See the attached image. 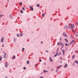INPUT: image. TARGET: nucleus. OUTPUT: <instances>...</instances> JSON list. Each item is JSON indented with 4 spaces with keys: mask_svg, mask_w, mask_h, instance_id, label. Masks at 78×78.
Segmentation results:
<instances>
[{
    "mask_svg": "<svg viewBox=\"0 0 78 78\" xmlns=\"http://www.w3.org/2000/svg\"><path fill=\"white\" fill-rule=\"evenodd\" d=\"M23 35V34H22L21 33V34H20V36H22Z\"/></svg>",
    "mask_w": 78,
    "mask_h": 78,
    "instance_id": "nucleus-22",
    "label": "nucleus"
},
{
    "mask_svg": "<svg viewBox=\"0 0 78 78\" xmlns=\"http://www.w3.org/2000/svg\"><path fill=\"white\" fill-rule=\"evenodd\" d=\"M73 66H75V63H73Z\"/></svg>",
    "mask_w": 78,
    "mask_h": 78,
    "instance_id": "nucleus-31",
    "label": "nucleus"
},
{
    "mask_svg": "<svg viewBox=\"0 0 78 78\" xmlns=\"http://www.w3.org/2000/svg\"><path fill=\"white\" fill-rule=\"evenodd\" d=\"M29 63H30V62L29 61H27V64H29Z\"/></svg>",
    "mask_w": 78,
    "mask_h": 78,
    "instance_id": "nucleus-11",
    "label": "nucleus"
},
{
    "mask_svg": "<svg viewBox=\"0 0 78 78\" xmlns=\"http://www.w3.org/2000/svg\"><path fill=\"white\" fill-rule=\"evenodd\" d=\"M19 4L20 5H22V3L20 2V3H19Z\"/></svg>",
    "mask_w": 78,
    "mask_h": 78,
    "instance_id": "nucleus-21",
    "label": "nucleus"
},
{
    "mask_svg": "<svg viewBox=\"0 0 78 78\" xmlns=\"http://www.w3.org/2000/svg\"><path fill=\"white\" fill-rule=\"evenodd\" d=\"M70 25L71 26L70 28L71 29H72V31L74 33H75V32H76V30H73V28H74L75 27V26L74 25V24H70Z\"/></svg>",
    "mask_w": 78,
    "mask_h": 78,
    "instance_id": "nucleus-1",
    "label": "nucleus"
},
{
    "mask_svg": "<svg viewBox=\"0 0 78 78\" xmlns=\"http://www.w3.org/2000/svg\"><path fill=\"white\" fill-rule=\"evenodd\" d=\"M49 59H50L51 62H52V61H53V60H52L51 59V58L50 57Z\"/></svg>",
    "mask_w": 78,
    "mask_h": 78,
    "instance_id": "nucleus-15",
    "label": "nucleus"
},
{
    "mask_svg": "<svg viewBox=\"0 0 78 78\" xmlns=\"http://www.w3.org/2000/svg\"><path fill=\"white\" fill-rule=\"evenodd\" d=\"M29 8L30 9H31L32 11H33V8L32 6H30Z\"/></svg>",
    "mask_w": 78,
    "mask_h": 78,
    "instance_id": "nucleus-4",
    "label": "nucleus"
},
{
    "mask_svg": "<svg viewBox=\"0 0 78 78\" xmlns=\"http://www.w3.org/2000/svg\"><path fill=\"white\" fill-rule=\"evenodd\" d=\"M61 39H62L61 37H60V41H61Z\"/></svg>",
    "mask_w": 78,
    "mask_h": 78,
    "instance_id": "nucleus-36",
    "label": "nucleus"
},
{
    "mask_svg": "<svg viewBox=\"0 0 78 78\" xmlns=\"http://www.w3.org/2000/svg\"><path fill=\"white\" fill-rule=\"evenodd\" d=\"M41 44H43V42L41 41Z\"/></svg>",
    "mask_w": 78,
    "mask_h": 78,
    "instance_id": "nucleus-37",
    "label": "nucleus"
},
{
    "mask_svg": "<svg viewBox=\"0 0 78 78\" xmlns=\"http://www.w3.org/2000/svg\"><path fill=\"white\" fill-rule=\"evenodd\" d=\"M44 73L45 72H46V71H45V70H44Z\"/></svg>",
    "mask_w": 78,
    "mask_h": 78,
    "instance_id": "nucleus-44",
    "label": "nucleus"
},
{
    "mask_svg": "<svg viewBox=\"0 0 78 78\" xmlns=\"http://www.w3.org/2000/svg\"><path fill=\"white\" fill-rule=\"evenodd\" d=\"M58 69H57V70L56 71V73H57V72H58Z\"/></svg>",
    "mask_w": 78,
    "mask_h": 78,
    "instance_id": "nucleus-32",
    "label": "nucleus"
},
{
    "mask_svg": "<svg viewBox=\"0 0 78 78\" xmlns=\"http://www.w3.org/2000/svg\"><path fill=\"white\" fill-rule=\"evenodd\" d=\"M40 78H44V77H43V76H41L40 77Z\"/></svg>",
    "mask_w": 78,
    "mask_h": 78,
    "instance_id": "nucleus-34",
    "label": "nucleus"
},
{
    "mask_svg": "<svg viewBox=\"0 0 78 78\" xmlns=\"http://www.w3.org/2000/svg\"><path fill=\"white\" fill-rule=\"evenodd\" d=\"M20 12L22 13H23V11H22V10H20Z\"/></svg>",
    "mask_w": 78,
    "mask_h": 78,
    "instance_id": "nucleus-23",
    "label": "nucleus"
},
{
    "mask_svg": "<svg viewBox=\"0 0 78 78\" xmlns=\"http://www.w3.org/2000/svg\"><path fill=\"white\" fill-rule=\"evenodd\" d=\"M46 52H48V51H46Z\"/></svg>",
    "mask_w": 78,
    "mask_h": 78,
    "instance_id": "nucleus-39",
    "label": "nucleus"
},
{
    "mask_svg": "<svg viewBox=\"0 0 78 78\" xmlns=\"http://www.w3.org/2000/svg\"><path fill=\"white\" fill-rule=\"evenodd\" d=\"M68 28H69V27H68Z\"/></svg>",
    "mask_w": 78,
    "mask_h": 78,
    "instance_id": "nucleus-52",
    "label": "nucleus"
},
{
    "mask_svg": "<svg viewBox=\"0 0 78 78\" xmlns=\"http://www.w3.org/2000/svg\"><path fill=\"white\" fill-rule=\"evenodd\" d=\"M62 59V58L60 57V59Z\"/></svg>",
    "mask_w": 78,
    "mask_h": 78,
    "instance_id": "nucleus-48",
    "label": "nucleus"
},
{
    "mask_svg": "<svg viewBox=\"0 0 78 78\" xmlns=\"http://www.w3.org/2000/svg\"><path fill=\"white\" fill-rule=\"evenodd\" d=\"M16 35H17V37H19V34H17Z\"/></svg>",
    "mask_w": 78,
    "mask_h": 78,
    "instance_id": "nucleus-24",
    "label": "nucleus"
},
{
    "mask_svg": "<svg viewBox=\"0 0 78 78\" xmlns=\"http://www.w3.org/2000/svg\"><path fill=\"white\" fill-rule=\"evenodd\" d=\"M10 17H11V19H12V17L11 16H10Z\"/></svg>",
    "mask_w": 78,
    "mask_h": 78,
    "instance_id": "nucleus-42",
    "label": "nucleus"
},
{
    "mask_svg": "<svg viewBox=\"0 0 78 78\" xmlns=\"http://www.w3.org/2000/svg\"><path fill=\"white\" fill-rule=\"evenodd\" d=\"M65 45L66 46H67L68 45V44H67V43H66L65 44Z\"/></svg>",
    "mask_w": 78,
    "mask_h": 78,
    "instance_id": "nucleus-28",
    "label": "nucleus"
},
{
    "mask_svg": "<svg viewBox=\"0 0 78 78\" xmlns=\"http://www.w3.org/2000/svg\"><path fill=\"white\" fill-rule=\"evenodd\" d=\"M3 40H4V39L3 38H2L1 40V42H3Z\"/></svg>",
    "mask_w": 78,
    "mask_h": 78,
    "instance_id": "nucleus-7",
    "label": "nucleus"
},
{
    "mask_svg": "<svg viewBox=\"0 0 78 78\" xmlns=\"http://www.w3.org/2000/svg\"><path fill=\"white\" fill-rule=\"evenodd\" d=\"M2 57L1 56H0V61H2Z\"/></svg>",
    "mask_w": 78,
    "mask_h": 78,
    "instance_id": "nucleus-19",
    "label": "nucleus"
},
{
    "mask_svg": "<svg viewBox=\"0 0 78 78\" xmlns=\"http://www.w3.org/2000/svg\"><path fill=\"white\" fill-rule=\"evenodd\" d=\"M6 54H5L4 55V58H6Z\"/></svg>",
    "mask_w": 78,
    "mask_h": 78,
    "instance_id": "nucleus-14",
    "label": "nucleus"
},
{
    "mask_svg": "<svg viewBox=\"0 0 78 78\" xmlns=\"http://www.w3.org/2000/svg\"><path fill=\"white\" fill-rule=\"evenodd\" d=\"M37 66V64H36L35 65V66Z\"/></svg>",
    "mask_w": 78,
    "mask_h": 78,
    "instance_id": "nucleus-46",
    "label": "nucleus"
},
{
    "mask_svg": "<svg viewBox=\"0 0 78 78\" xmlns=\"http://www.w3.org/2000/svg\"><path fill=\"white\" fill-rule=\"evenodd\" d=\"M74 43V40H73V41L71 42V44H72V43Z\"/></svg>",
    "mask_w": 78,
    "mask_h": 78,
    "instance_id": "nucleus-12",
    "label": "nucleus"
},
{
    "mask_svg": "<svg viewBox=\"0 0 78 78\" xmlns=\"http://www.w3.org/2000/svg\"><path fill=\"white\" fill-rule=\"evenodd\" d=\"M8 65H9L8 63H6L5 65V67H7L8 66Z\"/></svg>",
    "mask_w": 78,
    "mask_h": 78,
    "instance_id": "nucleus-3",
    "label": "nucleus"
},
{
    "mask_svg": "<svg viewBox=\"0 0 78 78\" xmlns=\"http://www.w3.org/2000/svg\"><path fill=\"white\" fill-rule=\"evenodd\" d=\"M39 61H40V62H41V61H42V60L40 59V60H39Z\"/></svg>",
    "mask_w": 78,
    "mask_h": 78,
    "instance_id": "nucleus-35",
    "label": "nucleus"
},
{
    "mask_svg": "<svg viewBox=\"0 0 78 78\" xmlns=\"http://www.w3.org/2000/svg\"><path fill=\"white\" fill-rule=\"evenodd\" d=\"M67 67V64H66V65L64 66V68H66Z\"/></svg>",
    "mask_w": 78,
    "mask_h": 78,
    "instance_id": "nucleus-5",
    "label": "nucleus"
},
{
    "mask_svg": "<svg viewBox=\"0 0 78 78\" xmlns=\"http://www.w3.org/2000/svg\"><path fill=\"white\" fill-rule=\"evenodd\" d=\"M36 6H37V7H39L40 6V5L37 4L36 5Z\"/></svg>",
    "mask_w": 78,
    "mask_h": 78,
    "instance_id": "nucleus-8",
    "label": "nucleus"
},
{
    "mask_svg": "<svg viewBox=\"0 0 78 78\" xmlns=\"http://www.w3.org/2000/svg\"><path fill=\"white\" fill-rule=\"evenodd\" d=\"M2 17V15H1L0 16V17Z\"/></svg>",
    "mask_w": 78,
    "mask_h": 78,
    "instance_id": "nucleus-29",
    "label": "nucleus"
},
{
    "mask_svg": "<svg viewBox=\"0 0 78 78\" xmlns=\"http://www.w3.org/2000/svg\"><path fill=\"white\" fill-rule=\"evenodd\" d=\"M42 16L43 17H44V16H45V13H44L42 14Z\"/></svg>",
    "mask_w": 78,
    "mask_h": 78,
    "instance_id": "nucleus-16",
    "label": "nucleus"
},
{
    "mask_svg": "<svg viewBox=\"0 0 78 78\" xmlns=\"http://www.w3.org/2000/svg\"><path fill=\"white\" fill-rule=\"evenodd\" d=\"M2 47H4V44H2Z\"/></svg>",
    "mask_w": 78,
    "mask_h": 78,
    "instance_id": "nucleus-38",
    "label": "nucleus"
},
{
    "mask_svg": "<svg viewBox=\"0 0 78 78\" xmlns=\"http://www.w3.org/2000/svg\"><path fill=\"white\" fill-rule=\"evenodd\" d=\"M65 40L66 41V42H68V41H67V39L66 38L65 39Z\"/></svg>",
    "mask_w": 78,
    "mask_h": 78,
    "instance_id": "nucleus-13",
    "label": "nucleus"
},
{
    "mask_svg": "<svg viewBox=\"0 0 78 78\" xmlns=\"http://www.w3.org/2000/svg\"><path fill=\"white\" fill-rule=\"evenodd\" d=\"M75 58V55H73L72 58L73 59V58Z\"/></svg>",
    "mask_w": 78,
    "mask_h": 78,
    "instance_id": "nucleus-17",
    "label": "nucleus"
},
{
    "mask_svg": "<svg viewBox=\"0 0 78 78\" xmlns=\"http://www.w3.org/2000/svg\"><path fill=\"white\" fill-rule=\"evenodd\" d=\"M62 51L63 52V55L64 56V54L65 53V52L64 51V50H62Z\"/></svg>",
    "mask_w": 78,
    "mask_h": 78,
    "instance_id": "nucleus-6",
    "label": "nucleus"
},
{
    "mask_svg": "<svg viewBox=\"0 0 78 78\" xmlns=\"http://www.w3.org/2000/svg\"><path fill=\"white\" fill-rule=\"evenodd\" d=\"M77 51H76L75 52V53H76V52H77Z\"/></svg>",
    "mask_w": 78,
    "mask_h": 78,
    "instance_id": "nucleus-40",
    "label": "nucleus"
},
{
    "mask_svg": "<svg viewBox=\"0 0 78 78\" xmlns=\"http://www.w3.org/2000/svg\"><path fill=\"white\" fill-rule=\"evenodd\" d=\"M53 69H51V70H52V71H53Z\"/></svg>",
    "mask_w": 78,
    "mask_h": 78,
    "instance_id": "nucleus-49",
    "label": "nucleus"
},
{
    "mask_svg": "<svg viewBox=\"0 0 78 78\" xmlns=\"http://www.w3.org/2000/svg\"><path fill=\"white\" fill-rule=\"evenodd\" d=\"M22 50H25V48H23Z\"/></svg>",
    "mask_w": 78,
    "mask_h": 78,
    "instance_id": "nucleus-43",
    "label": "nucleus"
},
{
    "mask_svg": "<svg viewBox=\"0 0 78 78\" xmlns=\"http://www.w3.org/2000/svg\"><path fill=\"white\" fill-rule=\"evenodd\" d=\"M74 62H75V63H76V64H78V62L77 60H75Z\"/></svg>",
    "mask_w": 78,
    "mask_h": 78,
    "instance_id": "nucleus-9",
    "label": "nucleus"
},
{
    "mask_svg": "<svg viewBox=\"0 0 78 78\" xmlns=\"http://www.w3.org/2000/svg\"><path fill=\"white\" fill-rule=\"evenodd\" d=\"M22 9H23V10H24V11H25V8L24 7H22Z\"/></svg>",
    "mask_w": 78,
    "mask_h": 78,
    "instance_id": "nucleus-25",
    "label": "nucleus"
},
{
    "mask_svg": "<svg viewBox=\"0 0 78 78\" xmlns=\"http://www.w3.org/2000/svg\"><path fill=\"white\" fill-rule=\"evenodd\" d=\"M3 53H5V52H3Z\"/></svg>",
    "mask_w": 78,
    "mask_h": 78,
    "instance_id": "nucleus-50",
    "label": "nucleus"
},
{
    "mask_svg": "<svg viewBox=\"0 0 78 78\" xmlns=\"http://www.w3.org/2000/svg\"><path fill=\"white\" fill-rule=\"evenodd\" d=\"M23 69H24V70H25V69H26V67H25L23 68Z\"/></svg>",
    "mask_w": 78,
    "mask_h": 78,
    "instance_id": "nucleus-27",
    "label": "nucleus"
},
{
    "mask_svg": "<svg viewBox=\"0 0 78 78\" xmlns=\"http://www.w3.org/2000/svg\"><path fill=\"white\" fill-rule=\"evenodd\" d=\"M63 47H64V45H62V47L61 48H63Z\"/></svg>",
    "mask_w": 78,
    "mask_h": 78,
    "instance_id": "nucleus-33",
    "label": "nucleus"
},
{
    "mask_svg": "<svg viewBox=\"0 0 78 78\" xmlns=\"http://www.w3.org/2000/svg\"><path fill=\"white\" fill-rule=\"evenodd\" d=\"M63 35L64 36H66V37H67V35H66V33H63Z\"/></svg>",
    "mask_w": 78,
    "mask_h": 78,
    "instance_id": "nucleus-2",
    "label": "nucleus"
},
{
    "mask_svg": "<svg viewBox=\"0 0 78 78\" xmlns=\"http://www.w3.org/2000/svg\"><path fill=\"white\" fill-rule=\"evenodd\" d=\"M58 55V54L57 53L56 55H54V57H56V56Z\"/></svg>",
    "mask_w": 78,
    "mask_h": 78,
    "instance_id": "nucleus-20",
    "label": "nucleus"
},
{
    "mask_svg": "<svg viewBox=\"0 0 78 78\" xmlns=\"http://www.w3.org/2000/svg\"><path fill=\"white\" fill-rule=\"evenodd\" d=\"M44 65H46V64H45V63H44Z\"/></svg>",
    "mask_w": 78,
    "mask_h": 78,
    "instance_id": "nucleus-47",
    "label": "nucleus"
},
{
    "mask_svg": "<svg viewBox=\"0 0 78 78\" xmlns=\"http://www.w3.org/2000/svg\"><path fill=\"white\" fill-rule=\"evenodd\" d=\"M16 58V57H15V56H13L12 57V59H15Z\"/></svg>",
    "mask_w": 78,
    "mask_h": 78,
    "instance_id": "nucleus-10",
    "label": "nucleus"
},
{
    "mask_svg": "<svg viewBox=\"0 0 78 78\" xmlns=\"http://www.w3.org/2000/svg\"><path fill=\"white\" fill-rule=\"evenodd\" d=\"M60 44L61 45H64L62 44V43L61 42H60Z\"/></svg>",
    "mask_w": 78,
    "mask_h": 78,
    "instance_id": "nucleus-18",
    "label": "nucleus"
},
{
    "mask_svg": "<svg viewBox=\"0 0 78 78\" xmlns=\"http://www.w3.org/2000/svg\"><path fill=\"white\" fill-rule=\"evenodd\" d=\"M5 78H8V77L7 76H5Z\"/></svg>",
    "mask_w": 78,
    "mask_h": 78,
    "instance_id": "nucleus-45",
    "label": "nucleus"
},
{
    "mask_svg": "<svg viewBox=\"0 0 78 78\" xmlns=\"http://www.w3.org/2000/svg\"><path fill=\"white\" fill-rule=\"evenodd\" d=\"M62 66V65H61L60 66L59 68H61V67Z\"/></svg>",
    "mask_w": 78,
    "mask_h": 78,
    "instance_id": "nucleus-41",
    "label": "nucleus"
},
{
    "mask_svg": "<svg viewBox=\"0 0 78 78\" xmlns=\"http://www.w3.org/2000/svg\"><path fill=\"white\" fill-rule=\"evenodd\" d=\"M49 68V67H48V69Z\"/></svg>",
    "mask_w": 78,
    "mask_h": 78,
    "instance_id": "nucleus-51",
    "label": "nucleus"
},
{
    "mask_svg": "<svg viewBox=\"0 0 78 78\" xmlns=\"http://www.w3.org/2000/svg\"><path fill=\"white\" fill-rule=\"evenodd\" d=\"M57 45H59V42L58 43Z\"/></svg>",
    "mask_w": 78,
    "mask_h": 78,
    "instance_id": "nucleus-26",
    "label": "nucleus"
},
{
    "mask_svg": "<svg viewBox=\"0 0 78 78\" xmlns=\"http://www.w3.org/2000/svg\"><path fill=\"white\" fill-rule=\"evenodd\" d=\"M61 53L60 52V53H59V54L58 55H61Z\"/></svg>",
    "mask_w": 78,
    "mask_h": 78,
    "instance_id": "nucleus-30",
    "label": "nucleus"
}]
</instances>
